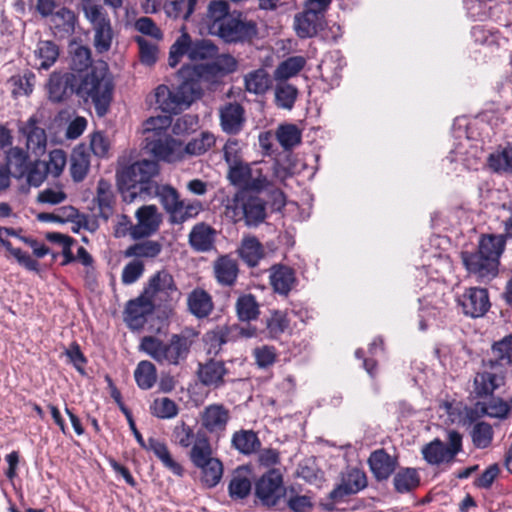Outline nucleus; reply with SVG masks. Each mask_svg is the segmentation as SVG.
<instances>
[{"label":"nucleus","mask_w":512,"mask_h":512,"mask_svg":"<svg viewBox=\"0 0 512 512\" xmlns=\"http://www.w3.org/2000/svg\"><path fill=\"white\" fill-rule=\"evenodd\" d=\"M512 409V398L510 402L500 398H492L483 403L482 411L491 418L506 419Z\"/></svg>","instance_id":"54"},{"label":"nucleus","mask_w":512,"mask_h":512,"mask_svg":"<svg viewBox=\"0 0 512 512\" xmlns=\"http://www.w3.org/2000/svg\"><path fill=\"white\" fill-rule=\"evenodd\" d=\"M151 413L160 419H171L178 414V406L176 403L167 398H157L150 407Z\"/></svg>","instance_id":"56"},{"label":"nucleus","mask_w":512,"mask_h":512,"mask_svg":"<svg viewBox=\"0 0 512 512\" xmlns=\"http://www.w3.org/2000/svg\"><path fill=\"white\" fill-rule=\"evenodd\" d=\"M191 345L192 339L184 334H173L168 343L146 336L141 341L140 349L158 363L178 365L187 358Z\"/></svg>","instance_id":"5"},{"label":"nucleus","mask_w":512,"mask_h":512,"mask_svg":"<svg viewBox=\"0 0 512 512\" xmlns=\"http://www.w3.org/2000/svg\"><path fill=\"white\" fill-rule=\"evenodd\" d=\"M251 169L252 165L244 164L243 162L238 163L229 167L228 178L233 185L244 189Z\"/></svg>","instance_id":"64"},{"label":"nucleus","mask_w":512,"mask_h":512,"mask_svg":"<svg viewBox=\"0 0 512 512\" xmlns=\"http://www.w3.org/2000/svg\"><path fill=\"white\" fill-rule=\"evenodd\" d=\"M226 215L234 222L244 220L248 226H257L266 218L265 202L242 191L236 193L226 204Z\"/></svg>","instance_id":"6"},{"label":"nucleus","mask_w":512,"mask_h":512,"mask_svg":"<svg viewBox=\"0 0 512 512\" xmlns=\"http://www.w3.org/2000/svg\"><path fill=\"white\" fill-rule=\"evenodd\" d=\"M229 6L223 0H213L209 3L206 13L205 22L208 26L209 33L214 35V30L228 19Z\"/></svg>","instance_id":"38"},{"label":"nucleus","mask_w":512,"mask_h":512,"mask_svg":"<svg viewBox=\"0 0 512 512\" xmlns=\"http://www.w3.org/2000/svg\"><path fill=\"white\" fill-rule=\"evenodd\" d=\"M202 208L200 201L181 200L180 205L171 216V220L173 223L177 224L184 223L188 219L196 217L201 212Z\"/></svg>","instance_id":"52"},{"label":"nucleus","mask_w":512,"mask_h":512,"mask_svg":"<svg viewBox=\"0 0 512 512\" xmlns=\"http://www.w3.org/2000/svg\"><path fill=\"white\" fill-rule=\"evenodd\" d=\"M170 115L150 117L143 123L147 150L159 160L175 162L183 156L182 142L171 135Z\"/></svg>","instance_id":"3"},{"label":"nucleus","mask_w":512,"mask_h":512,"mask_svg":"<svg viewBox=\"0 0 512 512\" xmlns=\"http://www.w3.org/2000/svg\"><path fill=\"white\" fill-rule=\"evenodd\" d=\"M488 165L494 172L512 173V141L491 153Z\"/></svg>","instance_id":"36"},{"label":"nucleus","mask_w":512,"mask_h":512,"mask_svg":"<svg viewBox=\"0 0 512 512\" xmlns=\"http://www.w3.org/2000/svg\"><path fill=\"white\" fill-rule=\"evenodd\" d=\"M7 166L12 170V174L21 178L25 175L28 166L29 156L26 151L19 147H12L6 154Z\"/></svg>","instance_id":"45"},{"label":"nucleus","mask_w":512,"mask_h":512,"mask_svg":"<svg viewBox=\"0 0 512 512\" xmlns=\"http://www.w3.org/2000/svg\"><path fill=\"white\" fill-rule=\"evenodd\" d=\"M162 252V244L156 240H144L129 246L125 257L154 259Z\"/></svg>","instance_id":"41"},{"label":"nucleus","mask_w":512,"mask_h":512,"mask_svg":"<svg viewBox=\"0 0 512 512\" xmlns=\"http://www.w3.org/2000/svg\"><path fill=\"white\" fill-rule=\"evenodd\" d=\"M239 254L245 263L254 267L263 258L264 249L257 238L250 236L242 240Z\"/></svg>","instance_id":"44"},{"label":"nucleus","mask_w":512,"mask_h":512,"mask_svg":"<svg viewBox=\"0 0 512 512\" xmlns=\"http://www.w3.org/2000/svg\"><path fill=\"white\" fill-rule=\"evenodd\" d=\"M289 326L286 314L281 311H275L266 321L267 333L270 338H277Z\"/></svg>","instance_id":"61"},{"label":"nucleus","mask_w":512,"mask_h":512,"mask_svg":"<svg viewBox=\"0 0 512 512\" xmlns=\"http://www.w3.org/2000/svg\"><path fill=\"white\" fill-rule=\"evenodd\" d=\"M154 98L157 108H159L161 111L176 114V100L173 90H170L165 85H159L155 89Z\"/></svg>","instance_id":"57"},{"label":"nucleus","mask_w":512,"mask_h":512,"mask_svg":"<svg viewBox=\"0 0 512 512\" xmlns=\"http://www.w3.org/2000/svg\"><path fill=\"white\" fill-rule=\"evenodd\" d=\"M159 167L153 160L136 161L129 165L119 164L116 171L117 183L123 201L133 203L143 199L153 191L152 179L158 174Z\"/></svg>","instance_id":"2"},{"label":"nucleus","mask_w":512,"mask_h":512,"mask_svg":"<svg viewBox=\"0 0 512 512\" xmlns=\"http://www.w3.org/2000/svg\"><path fill=\"white\" fill-rule=\"evenodd\" d=\"M227 373L228 371L222 361L210 360L205 364H199V380L208 387L219 388L224 385V377Z\"/></svg>","instance_id":"25"},{"label":"nucleus","mask_w":512,"mask_h":512,"mask_svg":"<svg viewBox=\"0 0 512 512\" xmlns=\"http://www.w3.org/2000/svg\"><path fill=\"white\" fill-rule=\"evenodd\" d=\"M368 465L378 481L387 480L397 467V458L389 455L384 449L373 451L368 458Z\"/></svg>","instance_id":"22"},{"label":"nucleus","mask_w":512,"mask_h":512,"mask_svg":"<svg viewBox=\"0 0 512 512\" xmlns=\"http://www.w3.org/2000/svg\"><path fill=\"white\" fill-rule=\"evenodd\" d=\"M298 98V89L287 81H276L274 87L275 105L284 110H291Z\"/></svg>","instance_id":"35"},{"label":"nucleus","mask_w":512,"mask_h":512,"mask_svg":"<svg viewBox=\"0 0 512 512\" xmlns=\"http://www.w3.org/2000/svg\"><path fill=\"white\" fill-rule=\"evenodd\" d=\"M83 11L92 26L95 50L100 54L108 52L114 39V31L109 16L101 5L93 3L84 4Z\"/></svg>","instance_id":"8"},{"label":"nucleus","mask_w":512,"mask_h":512,"mask_svg":"<svg viewBox=\"0 0 512 512\" xmlns=\"http://www.w3.org/2000/svg\"><path fill=\"white\" fill-rule=\"evenodd\" d=\"M137 224L133 228L132 238L141 239L154 234L162 221L155 205L140 207L135 213Z\"/></svg>","instance_id":"15"},{"label":"nucleus","mask_w":512,"mask_h":512,"mask_svg":"<svg viewBox=\"0 0 512 512\" xmlns=\"http://www.w3.org/2000/svg\"><path fill=\"white\" fill-rule=\"evenodd\" d=\"M50 21L58 32L67 34L74 32L76 17L70 9H59L51 15Z\"/></svg>","instance_id":"51"},{"label":"nucleus","mask_w":512,"mask_h":512,"mask_svg":"<svg viewBox=\"0 0 512 512\" xmlns=\"http://www.w3.org/2000/svg\"><path fill=\"white\" fill-rule=\"evenodd\" d=\"M491 353L492 356L484 361L500 366V370L506 373L507 367L512 365V336H505L502 340L495 342Z\"/></svg>","instance_id":"29"},{"label":"nucleus","mask_w":512,"mask_h":512,"mask_svg":"<svg viewBox=\"0 0 512 512\" xmlns=\"http://www.w3.org/2000/svg\"><path fill=\"white\" fill-rule=\"evenodd\" d=\"M66 162V153L61 149H54L49 153V160L45 163V169L48 174L58 177L63 172Z\"/></svg>","instance_id":"62"},{"label":"nucleus","mask_w":512,"mask_h":512,"mask_svg":"<svg viewBox=\"0 0 512 512\" xmlns=\"http://www.w3.org/2000/svg\"><path fill=\"white\" fill-rule=\"evenodd\" d=\"M216 231L205 223L196 224L190 234L189 243L198 252H206L213 248Z\"/></svg>","instance_id":"26"},{"label":"nucleus","mask_w":512,"mask_h":512,"mask_svg":"<svg viewBox=\"0 0 512 512\" xmlns=\"http://www.w3.org/2000/svg\"><path fill=\"white\" fill-rule=\"evenodd\" d=\"M156 306L172 307L182 296L172 274L165 270H159L150 276L143 292Z\"/></svg>","instance_id":"7"},{"label":"nucleus","mask_w":512,"mask_h":512,"mask_svg":"<svg viewBox=\"0 0 512 512\" xmlns=\"http://www.w3.org/2000/svg\"><path fill=\"white\" fill-rule=\"evenodd\" d=\"M91 62V52L88 47L77 45L71 50V66L75 73L80 74L91 65Z\"/></svg>","instance_id":"59"},{"label":"nucleus","mask_w":512,"mask_h":512,"mask_svg":"<svg viewBox=\"0 0 512 512\" xmlns=\"http://www.w3.org/2000/svg\"><path fill=\"white\" fill-rule=\"evenodd\" d=\"M500 366L482 361L479 371L474 377V393L479 396L491 395L504 384L506 373L500 370Z\"/></svg>","instance_id":"12"},{"label":"nucleus","mask_w":512,"mask_h":512,"mask_svg":"<svg viewBox=\"0 0 512 512\" xmlns=\"http://www.w3.org/2000/svg\"><path fill=\"white\" fill-rule=\"evenodd\" d=\"M493 437L492 428L484 422L477 423L472 430V440L476 447L486 448L490 445Z\"/></svg>","instance_id":"63"},{"label":"nucleus","mask_w":512,"mask_h":512,"mask_svg":"<svg viewBox=\"0 0 512 512\" xmlns=\"http://www.w3.org/2000/svg\"><path fill=\"white\" fill-rule=\"evenodd\" d=\"M186 54L192 61L214 59L218 54V48L210 40L191 41L190 36L186 41Z\"/></svg>","instance_id":"32"},{"label":"nucleus","mask_w":512,"mask_h":512,"mask_svg":"<svg viewBox=\"0 0 512 512\" xmlns=\"http://www.w3.org/2000/svg\"><path fill=\"white\" fill-rule=\"evenodd\" d=\"M214 35L226 43H243L257 35V26L253 21L230 17L214 30Z\"/></svg>","instance_id":"11"},{"label":"nucleus","mask_w":512,"mask_h":512,"mask_svg":"<svg viewBox=\"0 0 512 512\" xmlns=\"http://www.w3.org/2000/svg\"><path fill=\"white\" fill-rule=\"evenodd\" d=\"M393 483L397 492L406 493L419 485V476L415 469L404 468L395 474Z\"/></svg>","instance_id":"49"},{"label":"nucleus","mask_w":512,"mask_h":512,"mask_svg":"<svg viewBox=\"0 0 512 512\" xmlns=\"http://www.w3.org/2000/svg\"><path fill=\"white\" fill-rule=\"evenodd\" d=\"M504 248L503 236L483 235L477 252L462 254L463 263L478 280H491L497 275L499 258Z\"/></svg>","instance_id":"4"},{"label":"nucleus","mask_w":512,"mask_h":512,"mask_svg":"<svg viewBox=\"0 0 512 512\" xmlns=\"http://www.w3.org/2000/svg\"><path fill=\"white\" fill-rule=\"evenodd\" d=\"M275 136L280 146L287 151L301 143L302 131L295 124L285 123L277 127Z\"/></svg>","instance_id":"40"},{"label":"nucleus","mask_w":512,"mask_h":512,"mask_svg":"<svg viewBox=\"0 0 512 512\" xmlns=\"http://www.w3.org/2000/svg\"><path fill=\"white\" fill-rule=\"evenodd\" d=\"M463 312L473 318L483 316L490 307L488 292L483 288H469L458 300Z\"/></svg>","instance_id":"17"},{"label":"nucleus","mask_w":512,"mask_h":512,"mask_svg":"<svg viewBox=\"0 0 512 512\" xmlns=\"http://www.w3.org/2000/svg\"><path fill=\"white\" fill-rule=\"evenodd\" d=\"M286 494L287 489L283 484V476L276 469L269 470L255 483L256 498L268 508L277 507Z\"/></svg>","instance_id":"9"},{"label":"nucleus","mask_w":512,"mask_h":512,"mask_svg":"<svg viewBox=\"0 0 512 512\" xmlns=\"http://www.w3.org/2000/svg\"><path fill=\"white\" fill-rule=\"evenodd\" d=\"M238 69V61L230 54L216 55L213 63L192 65L182 67V75L188 74L190 71L195 72L198 76L204 78L209 75L229 74Z\"/></svg>","instance_id":"14"},{"label":"nucleus","mask_w":512,"mask_h":512,"mask_svg":"<svg viewBox=\"0 0 512 512\" xmlns=\"http://www.w3.org/2000/svg\"><path fill=\"white\" fill-rule=\"evenodd\" d=\"M236 309L237 314L242 321L255 319L259 313L255 297L250 294L238 298Z\"/></svg>","instance_id":"58"},{"label":"nucleus","mask_w":512,"mask_h":512,"mask_svg":"<svg viewBox=\"0 0 512 512\" xmlns=\"http://www.w3.org/2000/svg\"><path fill=\"white\" fill-rule=\"evenodd\" d=\"M197 0H165L163 9L170 18L187 20L193 13Z\"/></svg>","instance_id":"46"},{"label":"nucleus","mask_w":512,"mask_h":512,"mask_svg":"<svg viewBox=\"0 0 512 512\" xmlns=\"http://www.w3.org/2000/svg\"><path fill=\"white\" fill-rule=\"evenodd\" d=\"M38 120L35 116H31L22 126L19 131L26 138V147L31 154L36 157L42 156L47 147V135L43 128L37 126Z\"/></svg>","instance_id":"18"},{"label":"nucleus","mask_w":512,"mask_h":512,"mask_svg":"<svg viewBox=\"0 0 512 512\" xmlns=\"http://www.w3.org/2000/svg\"><path fill=\"white\" fill-rule=\"evenodd\" d=\"M269 280L273 290L283 296H287L296 284L294 270L282 264L270 268Z\"/></svg>","instance_id":"24"},{"label":"nucleus","mask_w":512,"mask_h":512,"mask_svg":"<svg viewBox=\"0 0 512 512\" xmlns=\"http://www.w3.org/2000/svg\"><path fill=\"white\" fill-rule=\"evenodd\" d=\"M232 446L242 454L250 455L260 448V440L252 430H240L232 436Z\"/></svg>","instance_id":"37"},{"label":"nucleus","mask_w":512,"mask_h":512,"mask_svg":"<svg viewBox=\"0 0 512 512\" xmlns=\"http://www.w3.org/2000/svg\"><path fill=\"white\" fill-rule=\"evenodd\" d=\"M214 275L221 285L231 286L235 283L238 275V264L230 256L219 257L213 265Z\"/></svg>","instance_id":"30"},{"label":"nucleus","mask_w":512,"mask_h":512,"mask_svg":"<svg viewBox=\"0 0 512 512\" xmlns=\"http://www.w3.org/2000/svg\"><path fill=\"white\" fill-rule=\"evenodd\" d=\"M306 59L303 56H291L282 61L275 69L273 77L275 81H287L296 76L305 66Z\"/></svg>","instance_id":"43"},{"label":"nucleus","mask_w":512,"mask_h":512,"mask_svg":"<svg viewBox=\"0 0 512 512\" xmlns=\"http://www.w3.org/2000/svg\"><path fill=\"white\" fill-rule=\"evenodd\" d=\"M90 168V155L84 148H75L70 158V173L75 182H81Z\"/></svg>","instance_id":"39"},{"label":"nucleus","mask_w":512,"mask_h":512,"mask_svg":"<svg viewBox=\"0 0 512 512\" xmlns=\"http://www.w3.org/2000/svg\"><path fill=\"white\" fill-rule=\"evenodd\" d=\"M182 83L173 89L176 105V113L183 108L188 107L196 98L200 97L201 88L197 81L203 76H198L195 72L190 71L185 76L182 75V68L179 71Z\"/></svg>","instance_id":"13"},{"label":"nucleus","mask_w":512,"mask_h":512,"mask_svg":"<svg viewBox=\"0 0 512 512\" xmlns=\"http://www.w3.org/2000/svg\"><path fill=\"white\" fill-rule=\"evenodd\" d=\"M112 91L111 80L108 77H99L96 73L82 76L75 72H54L48 83L49 97L52 101L60 102L75 93L85 101L91 99L99 116L107 113Z\"/></svg>","instance_id":"1"},{"label":"nucleus","mask_w":512,"mask_h":512,"mask_svg":"<svg viewBox=\"0 0 512 512\" xmlns=\"http://www.w3.org/2000/svg\"><path fill=\"white\" fill-rule=\"evenodd\" d=\"M187 304L189 311L198 318L208 316L213 309L210 295L202 289L193 290L188 295Z\"/></svg>","instance_id":"33"},{"label":"nucleus","mask_w":512,"mask_h":512,"mask_svg":"<svg viewBox=\"0 0 512 512\" xmlns=\"http://www.w3.org/2000/svg\"><path fill=\"white\" fill-rule=\"evenodd\" d=\"M7 236L15 237L20 240V237L23 236L20 234V231L14 228L0 227V245L16 259L20 266L29 271L37 272L39 270L38 262L20 248H14L11 242L6 239Z\"/></svg>","instance_id":"20"},{"label":"nucleus","mask_w":512,"mask_h":512,"mask_svg":"<svg viewBox=\"0 0 512 512\" xmlns=\"http://www.w3.org/2000/svg\"><path fill=\"white\" fill-rule=\"evenodd\" d=\"M144 448L152 451L155 456L162 462V464L174 475L180 477L183 475V467L172 458L165 443L157 439L150 438L146 444V447Z\"/></svg>","instance_id":"31"},{"label":"nucleus","mask_w":512,"mask_h":512,"mask_svg":"<svg viewBox=\"0 0 512 512\" xmlns=\"http://www.w3.org/2000/svg\"><path fill=\"white\" fill-rule=\"evenodd\" d=\"M251 488V481L248 477L241 474H235L230 480L228 493L231 499L242 500L249 496Z\"/></svg>","instance_id":"55"},{"label":"nucleus","mask_w":512,"mask_h":512,"mask_svg":"<svg viewBox=\"0 0 512 512\" xmlns=\"http://www.w3.org/2000/svg\"><path fill=\"white\" fill-rule=\"evenodd\" d=\"M324 16L305 9L294 17L293 28L299 38H312L323 28Z\"/></svg>","instance_id":"19"},{"label":"nucleus","mask_w":512,"mask_h":512,"mask_svg":"<svg viewBox=\"0 0 512 512\" xmlns=\"http://www.w3.org/2000/svg\"><path fill=\"white\" fill-rule=\"evenodd\" d=\"M189 456L191 462L197 468L203 466L206 462L215 458L212 456V447L210 442L204 434H197Z\"/></svg>","instance_id":"42"},{"label":"nucleus","mask_w":512,"mask_h":512,"mask_svg":"<svg viewBox=\"0 0 512 512\" xmlns=\"http://www.w3.org/2000/svg\"><path fill=\"white\" fill-rule=\"evenodd\" d=\"M153 191H155V193L159 197L165 210L170 214V216H172L181 202V200L179 199V194L176 191V189L168 185H163L154 186Z\"/></svg>","instance_id":"53"},{"label":"nucleus","mask_w":512,"mask_h":512,"mask_svg":"<svg viewBox=\"0 0 512 512\" xmlns=\"http://www.w3.org/2000/svg\"><path fill=\"white\" fill-rule=\"evenodd\" d=\"M448 445L439 439L426 444L422 448L423 458L431 465L451 462L462 448V436L455 430L447 435Z\"/></svg>","instance_id":"10"},{"label":"nucleus","mask_w":512,"mask_h":512,"mask_svg":"<svg viewBox=\"0 0 512 512\" xmlns=\"http://www.w3.org/2000/svg\"><path fill=\"white\" fill-rule=\"evenodd\" d=\"M135 41L139 46L141 62L149 66L153 65L156 62L158 56L157 45L154 42L147 40L143 36L135 37Z\"/></svg>","instance_id":"60"},{"label":"nucleus","mask_w":512,"mask_h":512,"mask_svg":"<svg viewBox=\"0 0 512 512\" xmlns=\"http://www.w3.org/2000/svg\"><path fill=\"white\" fill-rule=\"evenodd\" d=\"M243 81L245 91L254 95H264L272 86L271 77L264 68L248 72Z\"/></svg>","instance_id":"28"},{"label":"nucleus","mask_w":512,"mask_h":512,"mask_svg":"<svg viewBox=\"0 0 512 512\" xmlns=\"http://www.w3.org/2000/svg\"><path fill=\"white\" fill-rule=\"evenodd\" d=\"M134 378L141 389L147 390L152 388L157 379L155 365L150 361L139 362L134 371Z\"/></svg>","instance_id":"47"},{"label":"nucleus","mask_w":512,"mask_h":512,"mask_svg":"<svg viewBox=\"0 0 512 512\" xmlns=\"http://www.w3.org/2000/svg\"><path fill=\"white\" fill-rule=\"evenodd\" d=\"M59 56L58 46L52 41H39L34 50L35 66L38 69H49Z\"/></svg>","instance_id":"34"},{"label":"nucleus","mask_w":512,"mask_h":512,"mask_svg":"<svg viewBox=\"0 0 512 512\" xmlns=\"http://www.w3.org/2000/svg\"><path fill=\"white\" fill-rule=\"evenodd\" d=\"M271 166L268 164L254 163L244 190L262 192L273 186L270 179Z\"/></svg>","instance_id":"27"},{"label":"nucleus","mask_w":512,"mask_h":512,"mask_svg":"<svg viewBox=\"0 0 512 512\" xmlns=\"http://www.w3.org/2000/svg\"><path fill=\"white\" fill-rule=\"evenodd\" d=\"M215 144V136L210 132H202L198 137L189 141L183 147V154L201 155L207 152Z\"/></svg>","instance_id":"50"},{"label":"nucleus","mask_w":512,"mask_h":512,"mask_svg":"<svg viewBox=\"0 0 512 512\" xmlns=\"http://www.w3.org/2000/svg\"><path fill=\"white\" fill-rule=\"evenodd\" d=\"M156 304L152 302L143 293L139 298L128 303L125 311V321L132 328H138L145 322V318L150 314Z\"/></svg>","instance_id":"23"},{"label":"nucleus","mask_w":512,"mask_h":512,"mask_svg":"<svg viewBox=\"0 0 512 512\" xmlns=\"http://www.w3.org/2000/svg\"><path fill=\"white\" fill-rule=\"evenodd\" d=\"M220 126L227 134H238L245 122L244 108L238 103H227L219 110Z\"/></svg>","instance_id":"21"},{"label":"nucleus","mask_w":512,"mask_h":512,"mask_svg":"<svg viewBox=\"0 0 512 512\" xmlns=\"http://www.w3.org/2000/svg\"><path fill=\"white\" fill-rule=\"evenodd\" d=\"M198 468L201 470V481L206 487L213 488L220 482L223 465L219 459L214 458Z\"/></svg>","instance_id":"48"},{"label":"nucleus","mask_w":512,"mask_h":512,"mask_svg":"<svg viewBox=\"0 0 512 512\" xmlns=\"http://www.w3.org/2000/svg\"><path fill=\"white\" fill-rule=\"evenodd\" d=\"M230 417V410L227 407L215 403L206 406L201 411L200 422L209 433L220 434L226 430Z\"/></svg>","instance_id":"16"}]
</instances>
